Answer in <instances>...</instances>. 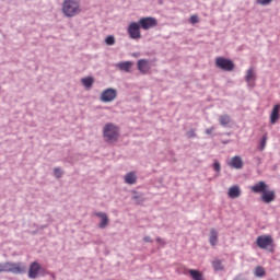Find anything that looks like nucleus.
I'll list each match as a JSON object with an SVG mask.
<instances>
[{"instance_id": "34", "label": "nucleus", "mask_w": 280, "mask_h": 280, "mask_svg": "<svg viewBox=\"0 0 280 280\" xmlns=\"http://www.w3.org/2000/svg\"><path fill=\"white\" fill-rule=\"evenodd\" d=\"M161 242V238H158V243H160Z\"/></svg>"}, {"instance_id": "14", "label": "nucleus", "mask_w": 280, "mask_h": 280, "mask_svg": "<svg viewBox=\"0 0 280 280\" xmlns=\"http://www.w3.org/2000/svg\"><path fill=\"white\" fill-rule=\"evenodd\" d=\"M279 116H280V104H276L270 115V122L276 124V121H278L279 119Z\"/></svg>"}, {"instance_id": "17", "label": "nucleus", "mask_w": 280, "mask_h": 280, "mask_svg": "<svg viewBox=\"0 0 280 280\" xmlns=\"http://www.w3.org/2000/svg\"><path fill=\"white\" fill-rule=\"evenodd\" d=\"M218 238H219V234L217 232V230H210V245H212V247H215V245H218Z\"/></svg>"}, {"instance_id": "6", "label": "nucleus", "mask_w": 280, "mask_h": 280, "mask_svg": "<svg viewBox=\"0 0 280 280\" xmlns=\"http://www.w3.org/2000/svg\"><path fill=\"white\" fill-rule=\"evenodd\" d=\"M272 244H273L272 236H267V234H264L262 236H258L256 241V245L260 249H268V247H272Z\"/></svg>"}, {"instance_id": "5", "label": "nucleus", "mask_w": 280, "mask_h": 280, "mask_svg": "<svg viewBox=\"0 0 280 280\" xmlns=\"http://www.w3.org/2000/svg\"><path fill=\"white\" fill-rule=\"evenodd\" d=\"M215 65L217 67H219V69H223V71H233V69H235L233 60H231L230 58H224L222 56L215 58Z\"/></svg>"}, {"instance_id": "22", "label": "nucleus", "mask_w": 280, "mask_h": 280, "mask_svg": "<svg viewBox=\"0 0 280 280\" xmlns=\"http://www.w3.org/2000/svg\"><path fill=\"white\" fill-rule=\"evenodd\" d=\"M82 84L86 88V89H91L93 86V82H94V78L92 77H88V78H82Z\"/></svg>"}, {"instance_id": "33", "label": "nucleus", "mask_w": 280, "mask_h": 280, "mask_svg": "<svg viewBox=\"0 0 280 280\" xmlns=\"http://www.w3.org/2000/svg\"><path fill=\"white\" fill-rule=\"evenodd\" d=\"M144 242H145V243H152L151 237H150V236H145V237H144Z\"/></svg>"}, {"instance_id": "1", "label": "nucleus", "mask_w": 280, "mask_h": 280, "mask_svg": "<svg viewBox=\"0 0 280 280\" xmlns=\"http://www.w3.org/2000/svg\"><path fill=\"white\" fill-rule=\"evenodd\" d=\"M252 191L255 194H261L260 199L262 202H273L276 200L275 189H269V185L265 180H258L255 185L250 186Z\"/></svg>"}, {"instance_id": "28", "label": "nucleus", "mask_w": 280, "mask_h": 280, "mask_svg": "<svg viewBox=\"0 0 280 280\" xmlns=\"http://www.w3.org/2000/svg\"><path fill=\"white\" fill-rule=\"evenodd\" d=\"M54 173L57 178H60V176H62V170H60V167H55Z\"/></svg>"}, {"instance_id": "10", "label": "nucleus", "mask_w": 280, "mask_h": 280, "mask_svg": "<svg viewBox=\"0 0 280 280\" xmlns=\"http://www.w3.org/2000/svg\"><path fill=\"white\" fill-rule=\"evenodd\" d=\"M141 20L136 23H130L128 26L129 36H140Z\"/></svg>"}, {"instance_id": "32", "label": "nucleus", "mask_w": 280, "mask_h": 280, "mask_svg": "<svg viewBox=\"0 0 280 280\" xmlns=\"http://www.w3.org/2000/svg\"><path fill=\"white\" fill-rule=\"evenodd\" d=\"M187 137H197L196 130H188L187 131Z\"/></svg>"}, {"instance_id": "25", "label": "nucleus", "mask_w": 280, "mask_h": 280, "mask_svg": "<svg viewBox=\"0 0 280 280\" xmlns=\"http://www.w3.org/2000/svg\"><path fill=\"white\" fill-rule=\"evenodd\" d=\"M267 139H268L267 135H264V137H261V141L259 145L260 150H264L266 148Z\"/></svg>"}, {"instance_id": "4", "label": "nucleus", "mask_w": 280, "mask_h": 280, "mask_svg": "<svg viewBox=\"0 0 280 280\" xmlns=\"http://www.w3.org/2000/svg\"><path fill=\"white\" fill-rule=\"evenodd\" d=\"M119 128L115 124H106L104 126V137L108 143H114L119 138Z\"/></svg>"}, {"instance_id": "36", "label": "nucleus", "mask_w": 280, "mask_h": 280, "mask_svg": "<svg viewBox=\"0 0 280 280\" xmlns=\"http://www.w3.org/2000/svg\"><path fill=\"white\" fill-rule=\"evenodd\" d=\"M236 280H240V279H236Z\"/></svg>"}, {"instance_id": "27", "label": "nucleus", "mask_w": 280, "mask_h": 280, "mask_svg": "<svg viewBox=\"0 0 280 280\" xmlns=\"http://www.w3.org/2000/svg\"><path fill=\"white\" fill-rule=\"evenodd\" d=\"M105 43L107 45H114L115 43V36H107L106 39H105Z\"/></svg>"}, {"instance_id": "12", "label": "nucleus", "mask_w": 280, "mask_h": 280, "mask_svg": "<svg viewBox=\"0 0 280 280\" xmlns=\"http://www.w3.org/2000/svg\"><path fill=\"white\" fill-rule=\"evenodd\" d=\"M229 164L231 165V167H235L236 170H241L242 167H244V161L240 155L232 156Z\"/></svg>"}, {"instance_id": "7", "label": "nucleus", "mask_w": 280, "mask_h": 280, "mask_svg": "<svg viewBox=\"0 0 280 280\" xmlns=\"http://www.w3.org/2000/svg\"><path fill=\"white\" fill-rule=\"evenodd\" d=\"M158 19L154 16H144L140 19V27L142 30H151L152 27H156Z\"/></svg>"}, {"instance_id": "29", "label": "nucleus", "mask_w": 280, "mask_h": 280, "mask_svg": "<svg viewBox=\"0 0 280 280\" xmlns=\"http://www.w3.org/2000/svg\"><path fill=\"white\" fill-rule=\"evenodd\" d=\"M272 0H257V3H259L260 5H269V3H271Z\"/></svg>"}, {"instance_id": "2", "label": "nucleus", "mask_w": 280, "mask_h": 280, "mask_svg": "<svg viewBox=\"0 0 280 280\" xmlns=\"http://www.w3.org/2000/svg\"><path fill=\"white\" fill-rule=\"evenodd\" d=\"M82 11L80 1L78 0H65L62 3V12L65 16H77Z\"/></svg>"}, {"instance_id": "35", "label": "nucleus", "mask_w": 280, "mask_h": 280, "mask_svg": "<svg viewBox=\"0 0 280 280\" xmlns=\"http://www.w3.org/2000/svg\"><path fill=\"white\" fill-rule=\"evenodd\" d=\"M132 38H133V39H136V38H137V36H132Z\"/></svg>"}, {"instance_id": "9", "label": "nucleus", "mask_w": 280, "mask_h": 280, "mask_svg": "<svg viewBox=\"0 0 280 280\" xmlns=\"http://www.w3.org/2000/svg\"><path fill=\"white\" fill-rule=\"evenodd\" d=\"M39 271H40L39 262H32L28 269V278H31L32 280H36V278H38Z\"/></svg>"}, {"instance_id": "23", "label": "nucleus", "mask_w": 280, "mask_h": 280, "mask_svg": "<svg viewBox=\"0 0 280 280\" xmlns=\"http://www.w3.org/2000/svg\"><path fill=\"white\" fill-rule=\"evenodd\" d=\"M212 267L215 271H222L224 269L222 260H213Z\"/></svg>"}, {"instance_id": "30", "label": "nucleus", "mask_w": 280, "mask_h": 280, "mask_svg": "<svg viewBox=\"0 0 280 280\" xmlns=\"http://www.w3.org/2000/svg\"><path fill=\"white\" fill-rule=\"evenodd\" d=\"M213 167H214V170H215L217 172H220V170H221L220 162H219V161H214Z\"/></svg>"}, {"instance_id": "24", "label": "nucleus", "mask_w": 280, "mask_h": 280, "mask_svg": "<svg viewBox=\"0 0 280 280\" xmlns=\"http://www.w3.org/2000/svg\"><path fill=\"white\" fill-rule=\"evenodd\" d=\"M255 276L257 278H264L266 276V271H265L264 267H256L255 268Z\"/></svg>"}, {"instance_id": "15", "label": "nucleus", "mask_w": 280, "mask_h": 280, "mask_svg": "<svg viewBox=\"0 0 280 280\" xmlns=\"http://www.w3.org/2000/svg\"><path fill=\"white\" fill-rule=\"evenodd\" d=\"M241 194H242V189L240 188V185H233L229 189L230 198H237L238 196H241Z\"/></svg>"}, {"instance_id": "20", "label": "nucleus", "mask_w": 280, "mask_h": 280, "mask_svg": "<svg viewBox=\"0 0 280 280\" xmlns=\"http://www.w3.org/2000/svg\"><path fill=\"white\" fill-rule=\"evenodd\" d=\"M132 65H133V62H131V61H125V62H118L117 67L121 71H130Z\"/></svg>"}, {"instance_id": "13", "label": "nucleus", "mask_w": 280, "mask_h": 280, "mask_svg": "<svg viewBox=\"0 0 280 280\" xmlns=\"http://www.w3.org/2000/svg\"><path fill=\"white\" fill-rule=\"evenodd\" d=\"M138 69L142 73H147L148 71H150L151 67H150L149 60H145V59L138 60Z\"/></svg>"}, {"instance_id": "11", "label": "nucleus", "mask_w": 280, "mask_h": 280, "mask_svg": "<svg viewBox=\"0 0 280 280\" xmlns=\"http://www.w3.org/2000/svg\"><path fill=\"white\" fill-rule=\"evenodd\" d=\"M256 78L257 75L255 69L253 67H250V69H247L245 80L249 86H255Z\"/></svg>"}, {"instance_id": "18", "label": "nucleus", "mask_w": 280, "mask_h": 280, "mask_svg": "<svg viewBox=\"0 0 280 280\" xmlns=\"http://www.w3.org/2000/svg\"><path fill=\"white\" fill-rule=\"evenodd\" d=\"M125 182L129 184L137 183V174L135 172H128L125 174Z\"/></svg>"}, {"instance_id": "19", "label": "nucleus", "mask_w": 280, "mask_h": 280, "mask_svg": "<svg viewBox=\"0 0 280 280\" xmlns=\"http://www.w3.org/2000/svg\"><path fill=\"white\" fill-rule=\"evenodd\" d=\"M189 275L192 278V280H205L203 273L196 269H190Z\"/></svg>"}, {"instance_id": "31", "label": "nucleus", "mask_w": 280, "mask_h": 280, "mask_svg": "<svg viewBox=\"0 0 280 280\" xmlns=\"http://www.w3.org/2000/svg\"><path fill=\"white\" fill-rule=\"evenodd\" d=\"M213 130H215V127L214 126H210V128L206 129V133L207 135H212Z\"/></svg>"}, {"instance_id": "3", "label": "nucleus", "mask_w": 280, "mask_h": 280, "mask_svg": "<svg viewBox=\"0 0 280 280\" xmlns=\"http://www.w3.org/2000/svg\"><path fill=\"white\" fill-rule=\"evenodd\" d=\"M26 267L23 262H1L0 273H25Z\"/></svg>"}, {"instance_id": "26", "label": "nucleus", "mask_w": 280, "mask_h": 280, "mask_svg": "<svg viewBox=\"0 0 280 280\" xmlns=\"http://www.w3.org/2000/svg\"><path fill=\"white\" fill-rule=\"evenodd\" d=\"M189 21H190V23L196 24V23H199L200 19L197 14H192V16H190Z\"/></svg>"}, {"instance_id": "16", "label": "nucleus", "mask_w": 280, "mask_h": 280, "mask_svg": "<svg viewBox=\"0 0 280 280\" xmlns=\"http://www.w3.org/2000/svg\"><path fill=\"white\" fill-rule=\"evenodd\" d=\"M95 215L101 218V223H100L101 229H105V226H107L109 222L107 214H105V212H96Z\"/></svg>"}, {"instance_id": "21", "label": "nucleus", "mask_w": 280, "mask_h": 280, "mask_svg": "<svg viewBox=\"0 0 280 280\" xmlns=\"http://www.w3.org/2000/svg\"><path fill=\"white\" fill-rule=\"evenodd\" d=\"M219 121L221 126H229V124H231V115H226V114L220 115Z\"/></svg>"}, {"instance_id": "8", "label": "nucleus", "mask_w": 280, "mask_h": 280, "mask_svg": "<svg viewBox=\"0 0 280 280\" xmlns=\"http://www.w3.org/2000/svg\"><path fill=\"white\" fill-rule=\"evenodd\" d=\"M117 97L116 89H105L101 94L102 102H113Z\"/></svg>"}]
</instances>
